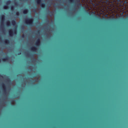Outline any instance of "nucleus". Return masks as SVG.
<instances>
[{
    "instance_id": "obj_1",
    "label": "nucleus",
    "mask_w": 128,
    "mask_h": 128,
    "mask_svg": "<svg viewBox=\"0 0 128 128\" xmlns=\"http://www.w3.org/2000/svg\"><path fill=\"white\" fill-rule=\"evenodd\" d=\"M92 0H90V3L93 4V6H94V4H96V6H102L104 4H110L111 2V4L110 6V8H109V10H112V7L114 6V4L112 2H122V0H120V1H118V0H95L94 2V4H92L93 2Z\"/></svg>"
},
{
    "instance_id": "obj_2",
    "label": "nucleus",
    "mask_w": 128,
    "mask_h": 128,
    "mask_svg": "<svg viewBox=\"0 0 128 128\" xmlns=\"http://www.w3.org/2000/svg\"><path fill=\"white\" fill-rule=\"evenodd\" d=\"M35 44L36 46H32L30 50L32 52H36V50H38V48L36 46H40V39L38 38L36 43Z\"/></svg>"
},
{
    "instance_id": "obj_3",
    "label": "nucleus",
    "mask_w": 128,
    "mask_h": 128,
    "mask_svg": "<svg viewBox=\"0 0 128 128\" xmlns=\"http://www.w3.org/2000/svg\"><path fill=\"white\" fill-rule=\"evenodd\" d=\"M24 22L26 26H32V24H34V19L32 18H27L25 20Z\"/></svg>"
},
{
    "instance_id": "obj_4",
    "label": "nucleus",
    "mask_w": 128,
    "mask_h": 128,
    "mask_svg": "<svg viewBox=\"0 0 128 128\" xmlns=\"http://www.w3.org/2000/svg\"><path fill=\"white\" fill-rule=\"evenodd\" d=\"M8 32L9 36H12L14 34H16V32H18V30H16V28H14V30L11 29L9 30Z\"/></svg>"
},
{
    "instance_id": "obj_5",
    "label": "nucleus",
    "mask_w": 128,
    "mask_h": 128,
    "mask_svg": "<svg viewBox=\"0 0 128 128\" xmlns=\"http://www.w3.org/2000/svg\"><path fill=\"white\" fill-rule=\"evenodd\" d=\"M36 2L38 4H40V6L42 8H46V4L44 3L42 4V0H36Z\"/></svg>"
},
{
    "instance_id": "obj_6",
    "label": "nucleus",
    "mask_w": 128,
    "mask_h": 128,
    "mask_svg": "<svg viewBox=\"0 0 128 128\" xmlns=\"http://www.w3.org/2000/svg\"><path fill=\"white\" fill-rule=\"evenodd\" d=\"M0 19H1V22L4 24V20H6V16L4 14H2L0 16Z\"/></svg>"
},
{
    "instance_id": "obj_7",
    "label": "nucleus",
    "mask_w": 128,
    "mask_h": 128,
    "mask_svg": "<svg viewBox=\"0 0 128 128\" xmlns=\"http://www.w3.org/2000/svg\"><path fill=\"white\" fill-rule=\"evenodd\" d=\"M2 88L3 89V92H6V84H2Z\"/></svg>"
},
{
    "instance_id": "obj_8",
    "label": "nucleus",
    "mask_w": 128,
    "mask_h": 128,
    "mask_svg": "<svg viewBox=\"0 0 128 128\" xmlns=\"http://www.w3.org/2000/svg\"><path fill=\"white\" fill-rule=\"evenodd\" d=\"M9 58H10L8 57V56H6V58H2V60L3 62H8V60Z\"/></svg>"
},
{
    "instance_id": "obj_9",
    "label": "nucleus",
    "mask_w": 128,
    "mask_h": 128,
    "mask_svg": "<svg viewBox=\"0 0 128 128\" xmlns=\"http://www.w3.org/2000/svg\"><path fill=\"white\" fill-rule=\"evenodd\" d=\"M12 26H16V22L14 20H12Z\"/></svg>"
},
{
    "instance_id": "obj_10",
    "label": "nucleus",
    "mask_w": 128,
    "mask_h": 128,
    "mask_svg": "<svg viewBox=\"0 0 128 128\" xmlns=\"http://www.w3.org/2000/svg\"><path fill=\"white\" fill-rule=\"evenodd\" d=\"M28 12V9L26 8L23 10V14H26Z\"/></svg>"
},
{
    "instance_id": "obj_11",
    "label": "nucleus",
    "mask_w": 128,
    "mask_h": 128,
    "mask_svg": "<svg viewBox=\"0 0 128 128\" xmlns=\"http://www.w3.org/2000/svg\"><path fill=\"white\" fill-rule=\"evenodd\" d=\"M6 24L7 26H10V21H7L6 22Z\"/></svg>"
},
{
    "instance_id": "obj_12",
    "label": "nucleus",
    "mask_w": 128,
    "mask_h": 128,
    "mask_svg": "<svg viewBox=\"0 0 128 128\" xmlns=\"http://www.w3.org/2000/svg\"><path fill=\"white\" fill-rule=\"evenodd\" d=\"M5 44H10V40L8 39H6L4 41Z\"/></svg>"
},
{
    "instance_id": "obj_13",
    "label": "nucleus",
    "mask_w": 128,
    "mask_h": 128,
    "mask_svg": "<svg viewBox=\"0 0 128 128\" xmlns=\"http://www.w3.org/2000/svg\"><path fill=\"white\" fill-rule=\"evenodd\" d=\"M12 2L10 0H8L6 2V5L8 6V4H10Z\"/></svg>"
},
{
    "instance_id": "obj_14",
    "label": "nucleus",
    "mask_w": 128,
    "mask_h": 128,
    "mask_svg": "<svg viewBox=\"0 0 128 128\" xmlns=\"http://www.w3.org/2000/svg\"><path fill=\"white\" fill-rule=\"evenodd\" d=\"M3 8H4V10H8V6L4 5Z\"/></svg>"
},
{
    "instance_id": "obj_15",
    "label": "nucleus",
    "mask_w": 128,
    "mask_h": 128,
    "mask_svg": "<svg viewBox=\"0 0 128 128\" xmlns=\"http://www.w3.org/2000/svg\"><path fill=\"white\" fill-rule=\"evenodd\" d=\"M48 14H50V16H54V12L49 10Z\"/></svg>"
},
{
    "instance_id": "obj_16",
    "label": "nucleus",
    "mask_w": 128,
    "mask_h": 128,
    "mask_svg": "<svg viewBox=\"0 0 128 128\" xmlns=\"http://www.w3.org/2000/svg\"><path fill=\"white\" fill-rule=\"evenodd\" d=\"M16 16H20V12H16Z\"/></svg>"
},
{
    "instance_id": "obj_17",
    "label": "nucleus",
    "mask_w": 128,
    "mask_h": 128,
    "mask_svg": "<svg viewBox=\"0 0 128 128\" xmlns=\"http://www.w3.org/2000/svg\"><path fill=\"white\" fill-rule=\"evenodd\" d=\"M11 10H14V6H11Z\"/></svg>"
},
{
    "instance_id": "obj_18",
    "label": "nucleus",
    "mask_w": 128,
    "mask_h": 128,
    "mask_svg": "<svg viewBox=\"0 0 128 128\" xmlns=\"http://www.w3.org/2000/svg\"><path fill=\"white\" fill-rule=\"evenodd\" d=\"M32 58H33L34 60H36V58H34V55L32 56Z\"/></svg>"
},
{
    "instance_id": "obj_19",
    "label": "nucleus",
    "mask_w": 128,
    "mask_h": 128,
    "mask_svg": "<svg viewBox=\"0 0 128 128\" xmlns=\"http://www.w3.org/2000/svg\"><path fill=\"white\" fill-rule=\"evenodd\" d=\"M122 0V2H124V0L125 1V2H126V1H128V0ZM118 2H120V0H118Z\"/></svg>"
},
{
    "instance_id": "obj_20",
    "label": "nucleus",
    "mask_w": 128,
    "mask_h": 128,
    "mask_svg": "<svg viewBox=\"0 0 128 128\" xmlns=\"http://www.w3.org/2000/svg\"><path fill=\"white\" fill-rule=\"evenodd\" d=\"M74 0H69V1H70L71 2H73Z\"/></svg>"
},
{
    "instance_id": "obj_21",
    "label": "nucleus",
    "mask_w": 128,
    "mask_h": 128,
    "mask_svg": "<svg viewBox=\"0 0 128 128\" xmlns=\"http://www.w3.org/2000/svg\"><path fill=\"white\" fill-rule=\"evenodd\" d=\"M76 2H80V0H76Z\"/></svg>"
},
{
    "instance_id": "obj_22",
    "label": "nucleus",
    "mask_w": 128,
    "mask_h": 128,
    "mask_svg": "<svg viewBox=\"0 0 128 128\" xmlns=\"http://www.w3.org/2000/svg\"><path fill=\"white\" fill-rule=\"evenodd\" d=\"M20 54H22V53H21V52H19V53L18 54V56H20Z\"/></svg>"
},
{
    "instance_id": "obj_23",
    "label": "nucleus",
    "mask_w": 128,
    "mask_h": 128,
    "mask_svg": "<svg viewBox=\"0 0 128 128\" xmlns=\"http://www.w3.org/2000/svg\"><path fill=\"white\" fill-rule=\"evenodd\" d=\"M22 38H24V35H22Z\"/></svg>"
},
{
    "instance_id": "obj_24",
    "label": "nucleus",
    "mask_w": 128,
    "mask_h": 128,
    "mask_svg": "<svg viewBox=\"0 0 128 128\" xmlns=\"http://www.w3.org/2000/svg\"><path fill=\"white\" fill-rule=\"evenodd\" d=\"M78 6H80V4H78Z\"/></svg>"
},
{
    "instance_id": "obj_25",
    "label": "nucleus",
    "mask_w": 128,
    "mask_h": 128,
    "mask_svg": "<svg viewBox=\"0 0 128 128\" xmlns=\"http://www.w3.org/2000/svg\"><path fill=\"white\" fill-rule=\"evenodd\" d=\"M0 76H1V78H2V76H1V75H0Z\"/></svg>"
},
{
    "instance_id": "obj_26",
    "label": "nucleus",
    "mask_w": 128,
    "mask_h": 128,
    "mask_svg": "<svg viewBox=\"0 0 128 128\" xmlns=\"http://www.w3.org/2000/svg\"><path fill=\"white\" fill-rule=\"evenodd\" d=\"M0 62H2V60H0Z\"/></svg>"
},
{
    "instance_id": "obj_27",
    "label": "nucleus",
    "mask_w": 128,
    "mask_h": 128,
    "mask_svg": "<svg viewBox=\"0 0 128 128\" xmlns=\"http://www.w3.org/2000/svg\"><path fill=\"white\" fill-rule=\"evenodd\" d=\"M38 33H39V32H40V31H38Z\"/></svg>"
},
{
    "instance_id": "obj_28",
    "label": "nucleus",
    "mask_w": 128,
    "mask_h": 128,
    "mask_svg": "<svg viewBox=\"0 0 128 128\" xmlns=\"http://www.w3.org/2000/svg\"><path fill=\"white\" fill-rule=\"evenodd\" d=\"M0 40H2V38H0Z\"/></svg>"
},
{
    "instance_id": "obj_29",
    "label": "nucleus",
    "mask_w": 128,
    "mask_h": 128,
    "mask_svg": "<svg viewBox=\"0 0 128 128\" xmlns=\"http://www.w3.org/2000/svg\"><path fill=\"white\" fill-rule=\"evenodd\" d=\"M48 22H50V20H48Z\"/></svg>"
},
{
    "instance_id": "obj_30",
    "label": "nucleus",
    "mask_w": 128,
    "mask_h": 128,
    "mask_svg": "<svg viewBox=\"0 0 128 128\" xmlns=\"http://www.w3.org/2000/svg\"><path fill=\"white\" fill-rule=\"evenodd\" d=\"M8 80H10V79H8Z\"/></svg>"
}]
</instances>
